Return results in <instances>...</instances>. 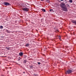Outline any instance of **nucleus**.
I'll return each instance as SVG.
<instances>
[{"label": "nucleus", "mask_w": 76, "mask_h": 76, "mask_svg": "<svg viewBox=\"0 0 76 76\" xmlns=\"http://www.w3.org/2000/svg\"><path fill=\"white\" fill-rule=\"evenodd\" d=\"M26 61H27L26 60H24L23 61V63H26Z\"/></svg>", "instance_id": "423d86ee"}, {"label": "nucleus", "mask_w": 76, "mask_h": 76, "mask_svg": "<svg viewBox=\"0 0 76 76\" xmlns=\"http://www.w3.org/2000/svg\"><path fill=\"white\" fill-rule=\"evenodd\" d=\"M23 73H25V72H23Z\"/></svg>", "instance_id": "a878e982"}, {"label": "nucleus", "mask_w": 76, "mask_h": 76, "mask_svg": "<svg viewBox=\"0 0 76 76\" xmlns=\"http://www.w3.org/2000/svg\"><path fill=\"white\" fill-rule=\"evenodd\" d=\"M30 67L31 69H32V68H33V66H31Z\"/></svg>", "instance_id": "4468645a"}, {"label": "nucleus", "mask_w": 76, "mask_h": 76, "mask_svg": "<svg viewBox=\"0 0 76 76\" xmlns=\"http://www.w3.org/2000/svg\"><path fill=\"white\" fill-rule=\"evenodd\" d=\"M23 10L25 12H28L29 11V10Z\"/></svg>", "instance_id": "6e6552de"}, {"label": "nucleus", "mask_w": 76, "mask_h": 76, "mask_svg": "<svg viewBox=\"0 0 76 76\" xmlns=\"http://www.w3.org/2000/svg\"><path fill=\"white\" fill-rule=\"evenodd\" d=\"M60 1H63L64 0H60Z\"/></svg>", "instance_id": "4be33fe9"}, {"label": "nucleus", "mask_w": 76, "mask_h": 76, "mask_svg": "<svg viewBox=\"0 0 76 76\" xmlns=\"http://www.w3.org/2000/svg\"><path fill=\"white\" fill-rule=\"evenodd\" d=\"M7 48V50H10V48Z\"/></svg>", "instance_id": "dca6fc26"}, {"label": "nucleus", "mask_w": 76, "mask_h": 76, "mask_svg": "<svg viewBox=\"0 0 76 76\" xmlns=\"http://www.w3.org/2000/svg\"><path fill=\"white\" fill-rule=\"evenodd\" d=\"M60 6L61 8L63 9V10H67V7L65 5L64 3L62 2Z\"/></svg>", "instance_id": "f03ea898"}, {"label": "nucleus", "mask_w": 76, "mask_h": 76, "mask_svg": "<svg viewBox=\"0 0 76 76\" xmlns=\"http://www.w3.org/2000/svg\"><path fill=\"white\" fill-rule=\"evenodd\" d=\"M20 60V59H18V61H19Z\"/></svg>", "instance_id": "412c9836"}, {"label": "nucleus", "mask_w": 76, "mask_h": 76, "mask_svg": "<svg viewBox=\"0 0 76 76\" xmlns=\"http://www.w3.org/2000/svg\"><path fill=\"white\" fill-rule=\"evenodd\" d=\"M38 64H41V63L40 62H38Z\"/></svg>", "instance_id": "f3484780"}, {"label": "nucleus", "mask_w": 76, "mask_h": 76, "mask_svg": "<svg viewBox=\"0 0 76 76\" xmlns=\"http://www.w3.org/2000/svg\"><path fill=\"white\" fill-rule=\"evenodd\" d=\"M63 11H65V12H67V10H63Z\"/></svg>", "instance_id": "f8f14e48"}, {"label": "nucleus", "mask_w": 76, "mask_h": 76, "mask_svg": "<svg viewBox=\"0 0 76 76\" xmlns=\"http://www.w3.org/2000/svg\"><path fill=\"white\" fill-rule=\"evenodd\" d=\"M42 10H45V9H42Z\"/></svg>", "instance_id": "b1692460"}, {"label": "nucleus", "mask_w": 76, "mask_h": 76, "mask_svg": "<svg viewBox=\"0 0 76 76\" xmlns=\"http://www.w3.org/2000/svg\"><path fill=\"white\" fill-rule=\"evenodd\" d=\"M35 75V76H36V75Z\"/></svg>", "instance_id": "cd10ccee"}, {"label": "nucleus", "mask_w": 76, "mask_h": 76, "mask_svg": "<svg viewBox=\"0 0 76 76\" xmlns=\"http://www.w3.org/2000/svg\"><path fill=\"white\" fill-rule=\"evenodd\" d=\"M58 38L59 39H61V37L60 36H59Z\"/></svg>", "instance_id": "ddd939ff"}, {"label": "nucleus", "mask_w": 76, "mask_h": 76, "mask_svg": "<svg viewBox=\"0 0 76 76\" xmlns=\"http://www.w3.org/2000/svg\"><path fill=\"white\" fill-rule=\"evenodd\" d=\"M47 1V2H48V3H49V2H50V1H49V0H46Z\"/></svg>", "instance_id": "2eb2a0df"}, {"label": "nucleus", "mask_w": 76, "mask_h": 76, "mask_svg": "<svg viewBox=\"0 0 76 76\" xmlns=\"http://www.w3.org/2000/svg\"><path fill=\"white\" fill-rule=\"evenodd\" d=\"M41 0V1H44V0Z\"/></svg>", "instance_id": "5701e85b"}, {"label": "nucleus", "mask_w": 76, "mask_h": 76, "mask_svg": "<svg viewBox=\"0 0 76 76\" xmlns=\"http://www.w3.org/2000/svg\"><path fill=\"white\" fill-rule=\"evenodd\" d=\"M43 12H45V10H42Z\"/></svg>", "instance_id": "a211bd4d"}, {"label": "nucleus", "mask_w": 76, "mask_h": 76, "mask_svg": "<svg viewBox=\"0 0 76 76\" xmlns=\"http://www.w3.org/2000/svg\"><path fill=\"white\" fill-rule=\"evenodd\" d=\"M67 6L68 7H70V6H69V5H68V4H67Z\"/></svg>", "instance_id": "6ab92c4d"}, {"label": "nucleus", "mask_w": 76, "mask_h": 76, "mask_svg": "<svg viewBox=\"0 0 76 76\" xmlns=\"http://www.w3.org/2000/svg\"><path fill=\"white\" fill-rule=\"evenodd\" d=\"M50 10H53V9H50Z\"/></svg>", "instance_id": "bb28decb"}, {"label": "nucleus", "mask_w": 76, "mask_h": 76, "mask_svg": "<svg viewBox=\"0 0 76 76\" xmlns=\"http://www.w3.org/2000/svg\"><path fill=\"white\" fill-rule=\"evenodd\" d=\"M67 2H65V3H64L65 4H66V3H67Z\"/></svg>", "instance_id": "aec40b11"}, {"label": "nucleus", "mask_w": 76, "mask_h": 76, "mask_svg": "<svg viewBox=\"0 0 76 76\" xmlns=\"http://www.w3.org/2000/svg\"><path fill=\"white\" fill-rule=\"evenodd\" d=\"M29 44H26V47H28V46H29Z\"/></svg>", "instance_id": "9d476101"}, {"label": "nucleus", "mask_w": 76, "mask_h": 76, "mask_svg": "<svg viewBox=\"0 0 76 76\" xmlns=\"http://www.w3.org/2000/svg\"><path fill=\"white\" fill-rule=\"evenodd\" d=\"M49 12H53V10H50Z\"/></svg>", "instance_id": "9b49d317"}, {"label": "nucleus", "mask_w": 76, "mask_h": 76, "mask_svg": "<svg viewBox=\"0 0 76 76\" xmlns=\"http://www.w3.org/2000/svg\"><path fill=\"white\" fill-rule=\"evenodd\" d=\"M3 4H4V5H5V6H9V5H10V4L7 2H4L3 3Z\"/></svg>", "instance_id": "20e7f679"}, {"label": "nucleus", "mask_w": 76, "mask_h": 76, "mask_svg": "<svg viewBox=\"0 0 76 76\" xmlns=\"http://www.w3.org/2000/svg\"><path fill=\"white\" fill-rule=\"evenodd\" d=\"M10 69H11L12 68L11 67H10Z\"/></svg>", "instance_id": "393cba45"}, {"label": "nucleus", "mask_w": 76, "mask_h": 76, "mask_svg": "<svg viewBox=\"0 0 76 76\" xmlns=\"http://www.w3.org/2000/svg\"><path fill=\"white\" fill-rule=\"evenodd\" d=\"M72 0H69V3H72Z\"/></svg>", "instance_id": "1a4fd4ad"}, {"label": "nucleus", "mask_w": 76, "mask_h": 76, "mask_svg": "<svg viewBox=\"0 0 76 76\" xmlns=\"http://www.w3.org/2000/svg\"><path fill=\"white\" fill-rule=\"evenodd\" d=\"M23 53H22V52H20L19 53V55L20 56H21V57H22V56H23Z\"/></svg>", "instance_id": "39448f33"}, {"label": "nucleus", "mask_w": 76, "mask_h": 76, "mask_svg": "<svg viewBox=\"0 0 76 76\" xmlns=\"http://www.w3.org/2000/svg\"><path fill=\"white\" fill-rule=\"evenodd\" d=\"M19 7H22L23 9V10H28L29 9L28 8H26V5L24 4H20L19 5Z\"/></svg>", "instance_id": "f257e3e1"}, {"label": "nucleus", "mask_w": 76, "mask_h": 76, "mask_svg": "<svg viewBox=\"0 0 76 76\" xmlns=\"http://www.w3.org/2000/svg\"><path fill=\"white\" fill-rule=\"evenodd\" d=\"M0 29H3V27L2 26H0Z\"/></svg>", "instance_id": "0eeeda50"}, {"label": "nucleus", "mask_w": 76, "mask_h": 76, "mask_svg": "<svg viewBox=\"0 0 76 76\" xmlns=\"http://www.w3.org/2000/svg\"><path fill=\"white\" fill-rule=\"evenodd\" d=\"M72 72V71L71 70H69L67 71L66 72V74L67 75V74H70Z\"/></svg>", "instance_id": "7ed1b4c3"}]
</instances>
